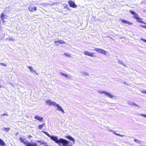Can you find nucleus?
<instances>
[{"mask_svg": "<svg viewBox=\"0 0 146 146\" xmlns=\"http://www.w3.org/2000/svg\"><path fill=\"white\" fill-rule=\"evenodd\" d=\"M42 132L46 134L48 136L50 137L51 139L54 141L55 143L58 144L60 146H69V141L62 138L58 139L57 137L56 136H51L49 134L44 131Z\"/></svg>", "mask_w": 146, "mask_h": 146, "instance_id": "obj_1", "label": "nucleus"}, {"mask_svg": "<svg viewBox=\"0 0 146 146\" xmlns=\"http://www.w3.org/2000/svg\"><path fill=\"white\" fill-rule=\"evenodd\" d=\"M45 103L46 104L50 106H53L54 108H57L56 110L61 111L63 113H65V112L62 108L60 105L56 104V102H52L51 100H46Z\"/></svg>", "mask_w": 146, "mask_h": 146, "instance_id": "obj_2", "label": "nucleus"}, {"mask_svg": "<svg viewBox=\"0 0 146 146\" xmlns=\"http://www.w3.org/2000/svg\"><path fill=\"white\" fill-rule=\"evenodd\" d=\"M98 92L99 93L104 94L105 96H107L110 98L112 99H114L115 98L114 96H113V95H111V93L109 92L104 91H102L101 90H99L98 91Z\"/></svg>", "mask_w": 146, "mask_h": 146, "instance_id": "obj_3", "label": "nucleus"}, {"mask_svg": "<svg viewBox=\"0 0 146 146\" xmlns=\"http://www.w3.org/2000/svg\"><path fill=\"white\" fill-rule=\"evenodd\" d=\"M68 3L70 6L71 7L75 8L77 7V5L75 4L74 2L70 0L68 1Z\"/></svg>", "mask_w": 146, "mask_h": 146, "instance_id": "obj_4", "label": "nucleus"}, {"mask_svg": "<svg viewBox=\"0 0 146 146\" xmlns=\"http://www.w3.org/2000/svg\"><path fill=\"white\" fill-rule=\"evenodd\" d=\"M19 139L21 142L25 145L26 146L27 143L29 142L28 141L26 140L25 139L24 137H20Z\"/></svg>", "mask_w": 146, "mask_h": 146, "instance_id": "obj_5", "label": "nucleus"}, {"mask_svg": "<svg viewBox=\"0 0 146 146\" xmlns=\"http://www.w3.org/2000/svg\"><path fill=\"white\" fill-rule=\"evenodd\" d=\"M129 12L131 13L133 15V17L134 18L136 19H138V18L139 17V16L138 15V14L135 13V12L132 11L131 10H129Z\"/></svg>", "mask_w": 146, "mask_h": 146, "instance_id": "obj_6", "label": "nucleus"}, {"mask_svg": "<svg viewBox=\"0 0 146 146\" xmlns=\"http://www.w3.org/2000/svg\"><path fill=\"white\" fill-rule=\"evenodd\" d=\"M84 54L85 55H87L91 56L92 57H94V53L93 52H88L87 51H85L84 52Z\"/></svg>", "mask_w": 146, "mask_h": 146, "instance_id": "obj_7", "label": "nucleus"}, {"mask_svg": "<svg viewBox=\"0 0 146 146\" xmlns=\"http://www.w3.org/2000/svg\"><path fill=\"white\" fill-rule=\"evenodd\" d=\"M28 9L30 11L33 12L34 11H36L37 10V8L36 7H33L30 6L28 7Z\"/></svg>", "mask_w": 146, "mask_h": 146, "instance_id": "obj_8", "label": "nucleus"}, {"mask_svg": "<svg viewBox=\"0 0 146 146\" xmlns=\"http://www.w3.org/2000/svg\"><path fill=\"white\" fill-rule=\"evenodd\" d=\"M60 74L62 76H65L66 78H68V79H71L72 78L71 76L70 75L66 74L62 72H60Z\"/></svg>", "mask_w": 146, "mask_h": 146, "instance_id": "obj_9", "label": "nucleus"}, {"mask_svg": "<svg viewBox=\"0 0 146 146\" xmlns=\"http://www.w3.org/2000/svg\"><path fill=\"white\" fill-rule=\"evenodd\" d=\"M54 42L55 43V44L56 46H58L59 45V44H57V43H59L60 44H66V42L62 40H60L58 41H54Z\"/></svg>", "mask_w": 146, "mask_h": 146, "instance_id": "obj_10", "label": "nucleus"}, {"mask_svg": "<svg viewBox=\"0 0 146 146\" xmlns=\"http://www.w3.org/2000/svg\"><path fill=\"white\" fill-rule=\"evenodd\" d=\"M26 146H38L36 143H31L29 141L27 143Z\"/></svg>", "mask_w": 146, "mask_h": 146, "instance_id": "obj_11", "label": "nucleus"}, {"mask_svg": "<svg viewBox=\"0 0 146 146\" xmlns=\"http://www.w3.org/2000/svg\"><path fill=\"white\" fill-rule=\"evenodd\" d=\"M121 21L123 23L127 24L128 25H131L133 24V23H132L129 22V21H127L125 20L122 19L121 20Z\"/></svg>", "mask_w": 146, "mask_h": 146, "instance_id": "obj_12", "label": "nucleus"}, {"mask_svg": "<svg viewBox=\"0 0 146 146\" xmlns=\"http://www.w3.org/2000/svg\"><path fill=\"white\" fill-rule=\"evenodd\" d=\"M35 119L38 120L40 121H42L43 120V117H41L40 116H39L38 115H36V116H35Z\"/></svg>", "mask_w": 146, "mask_h": 146, "instance_id": "obj_13", "label": "nucleus"}, {"mask_svg": "<svg viewBox=\"0 0 146 146\" xmlns=\"http://www.w3.org/2000/svg\"><path fill=\"white\" fill-rule=\"evenodd\" d=\"M27 68H28L29 69L30 72H32V73H33L34 72H35V70H34L33 68L32 67L30 66H27Z\"/></svg>", "mask_w": 146, "mask_h": 146, "instance_id": "obj_14", "label": "nucleus"}, {"mask_svg": "<svg viewBox=\"0 0 146 146\" xmlns=\"http://www.w3.org/2000/svg\"><path fill=\"white\" fill-rule=\"evenodd\" d=\"M137 20L138 22L145 24H146V23H145L144 22L142 21V19L139 18V17L138 18V19H137Z\"/></svg>", "mask_w": 146, "mask_h": 146, "instance_id": "obj_15", "label": "nucleus"}, {"mask_svg": "<svg viewBox=\"0 0 146 146\" xmlns=\"http://www.w3.org/2000/svg\"><path fill=\"white\" fill-rule=\"evenodd\" d=\"M95 50L98 52L100 53H102V50L100 48H96L95 49Z\"/></svg>", "mask_w": 146, "mask_h": 146, "instance_id": "obj_16", "label": "nucleus"}, {"mask_svg": "<svg viewBox=\"0 0 146 146\" xmlns=\"http://www.w3.org/2000/svg\"><path fill=\"white\" fill-rule=\"evenodd\" d=\"M67 138L70 139V140L72 141L74 143L75 142V141L74 139L70 136H68L66 137Z\"/></svg>", "mask_w": 146, "mask_h": 146, "instance_id": "obj_17", "label": "nucleus"}, {"mask_svg": "<svg viewBox=\"0 0 146 146\" xmlns=\"http://www.w3.org/2000/svg\"><path fill=\"white\" fill-rule=\"evenodd\" d=\"M81 74L83 76H89V74L88 73L84 72H81Z\"/></svg>", "mask_w": 146, "mask_h": 146, "instance_id": "obj_18", "label": "nucleus"}, {"mask_svg": "<svg viewBox=\"0 0 146 146\" xmlns=\"http://www.w3.org/2000/svg\"><path fill=\"white\" fill-rule=\"evenodd\" d=\"M3 131H5L6 132H8L10 130V128L9 127L8 128H4L3 129H2Z\"/></svg>", "mask_w": 146, "mask_h": 146, "instance_id": "obj_19", "label": "nucleus"}, {"mask_svg": "<svg viewBox=\"0 0 146 146\" xmlns=\"http://www.w3.org/2000/svg\"><path fill=\"white\" fill-rule=\"evenodd\" d=\"M45 124V123H44L42 124L39 125L38 126V128L40 129H41L42 127H43V126H44Z\"/></svg>", "mask_w": 146, "mask_h": 146, "instance_id": "obj_20", "label": "nucleus"}, {"mask_svg": "<svg viewBox=\"0 0 146 146\" xmlns=\"http://www.w3.org/2000/svg\"><path fill=\"white\" fill-rule=\"evenodd\" d=\"M0 145L1 146H4L5 145V143L1 139H0Z\"/></svg>", "mask_w": 146, "mask_h": 146, "instance_id": "obj_21", "label": "nucleus"}, {"mask_svg": "<svg viewBox=\"0 0 146 146\" xmlns=\"http://www.w3.org/2000/svg\"><path fill=\"white\" fill-rule=\"evenodd\" d=\"M118 62L119 64H120L123 65L125 66V65L124 64L123 62L121 60H119Z\"/></svg>", "mask_w": 146, "mask_h": 146, "instance_id": "obj_22", "label": "nucleus"}, {"mask_svg": "<svg viewBox=\"0 0 146 146\" xmlns=\"http://www.w3.org/2000/svg\"><path fill=\"white\" fill-rule=\"evenodd\" d=\"M5 16V15L3 13H2L1 16V17L2 20H3L4 16Z\"/></svg>", "mask_w": 146, "mask_h": 146, "instance_id": "obj_23", "label": "nucleus"}, {"mask_svg": "<svg viewBox=\"0 0 146 146\" xmlns=\"http://www.w3.org/2000/svg\"><path fill=\"white\" fill-rule=\"evenodd\" d=\"M64 55L65 56L67 57H71V56L70 54H68V53H64Z\"/></svg>", "mask_w": 146, "mask_h": 146, "instance_id": "obj_24", "label": "nucleus"}, {"mask_svg": "<svg viewBox=\"0 0 146 146\" xmlns=\"http://www.w3.org/2000/svg\"><path fill=\"white\" fill-rule=\"evenodd\" d=\"M134 103L132 101H129L128 102V104H129L130 105L133 106Z\"/></svg>", "mask_w": 146, "mask_h": 146, "instance_id": "obj_25", "label": "nucleus"}, {"mask_svg": "<svg viewBox=\"0 0 146 146\" xmlns=\"http://www.w3.org/2000/svg\"><path fill=\"white\" fill-rule=\"evenodd\" d=\"M107 53V52L105 50H102V54H104V55H106Z\"/></svg>", "mask_w": 146, "mask_h": 146, "instance_id": "obj_26", "label": "nucleus"}, {"mask_svg": "<svg viewBox=\"0 0 146 146\" xmlns=\"http://www.w3.org/2000/svg\"><path fill=\"white\" fill-rule=\"evenodd\" d=\"M136 106L137 107L139 108H140V107L138 105L134 103L133 104V106Z\"/></svg>", "mask_w": 146, "mask_h": 146, "instance_id": "obj_27", "label": "nucleus"}, {"mask_svg": "<svg viewBox=\"0 0 146 146\" xmlns=\"http://www.w3.org/2000/svg\"><path fill=\"white\" fill-rule=\"evenodd\" d=\"M0 64L5 66H7V64H6L0 62Z\"/></svg>", "mask_w": 146, "mask_h": 146, "instance_id": "obj_28", "label": "nucleus"}, {"mask_svg": "<svg viewBox=\"0 0 146 146\" xmlns=\"http://www.w3.org/2000/svg\"><path fill=\"white\" fill-rule=\"evenodd\" d=\"M139 115L143 116L145 117H146V114H139Z\"/></svg>", "mask_w": 146, "mask_h": 146, "instance_id": "obj_29", "label": "nucleus"}, {"mask_svg": "<svg viewBox=\"0 0 146 146\" xmlns=\"http://www.w3.org/2000/svg\"><path fill=\"white\" fill-rule=\"evenodd\" d=\"M140 39L141 40H142V41L146 42V39H143V38H141Z\"/></svg>", "mask_w": 146, "mask_h": 146, "instance_id": "obj_30", "label": "nucleus"}, {"mask_svg": "<svg viewBox=\"0 0 146 146\" xmlns=\"http://www.w3.org/2000/svg\"><path fill=\"white\" fill-rule=\"evenodd\" d=\"M7 39L9 41H13L14 40V39H12L11 38H7Z\"/></svg>", "mask_w": 146, "mask_h": 146, "instance_id": "obj_31", "label": "nucleus"}, {"mask_svg": "<svg viewBox=\"0 0 146 146\" xmlns=\"http://www.w3.org/2000/svg\"><path fill=\"white\" fill-rule=\"evenodd\" d=\"M134 141H135V142H138L139 143H140L138 139H135Z\"/></svg>", "mask_w": 146, "mask_h": 146, "instance_id": "obj_32", "label": "nucleus"}, {"mask_svg": "<svg viewBox=\"0 0 146 146\" xmlns=\"http://www.w3.org/2000/svg\"><path fill=\"white\" fill-rule=\"evenodd\" d=\"M141 92L142 93H144L146 94V91H141Z\"/></svg>", "mask_w": 146, "mask_h": 146, "instance_id": "obj_33", "label": "nucleus"}, {"mask_svg": "<svg viewBox=\"0 0 146 146\" xmlns=\"http://www.w3.org/2000/svg\"><path fill=\"white\" fill-rule=\"evenodd\" d=\"M141 26L142 27L145 28V27H146V26H144V25H141Z\"/></svg>", "mask_w": 146, "mask_h": 146, "instance_id": "obj_34", "label": "nucleus"}, {"mask_svg": "<svg viewBox=\"0 0 146 146\" xmlns=\"http://www.w3.org/2000/svg\"><path fill=\"white\" fill-rule=\"evenodd\" d=\"M3 115H7V116H8V115L7 114H3L1 115V116H2Z\"/></svg>", "mask_w": 146, "mask_h": 146, "instance_id": "obj_35", "label": "nucleus"}, {"mask_svg": "<svg viewBox=\"0 0 146 146\" xmlns=\"http://www.w3.org/2000/svg\"><path fill=\"white\" fill-rule=\"evenodd\" d=\"M114 134H115L116 135H118V136H119V134L118 133H114Z\"/></svg>", "mask_w": 146, "mask_h": 146, "instance_id": "obj_36", "label": "nucleus"}, {"mask_svg": "<svg viewBox=\"0 0 146 146\" xmlns=\"http://www.w3.org/2000/svg\"><path fill=\"white\" fill-rule=\"evenodd\" d=\"M119 136H120V137H123L124 136V135H121L120 134H119Z\"/></svg>", "mask_w": 146, "mask_h": 146, "instance_id": "obj_37", "label": "nucleus"}, {"mask_svg": "<svg viewBox=\"0 0 146 146\" xmlns=\"http://www.w3.org/2000/svg\"><path fill=\"white\" fill-rule=\"evenodd\" d=\"M123 83L124 84H126V85H128L127 84V82H124Z\"/></svg>", "mask_w": 146, "mask_h": 146, "instance_id": "obj_38", "label": "nucleus"}, {"mask_svg": "<svg viewBox=\"0 0 146 146\" xmlns=\"http://www.w3.org/2000/svg\"><path fill=\"white\" fill-rule=\"evenodd\" d=\"M35 72V73L36 74V75H38V73H37L36 72V71H35V72Z\"/></svg>", "mask_w": 146, "mask_h": 146, "instance_id": "obj_39", "label": "nucleus"}, {"mask_svg": "<svg viewBox=\"0 0 146 146\" xmlns=\"http://www.w3.org/2000/svg\"><path fill=\"white\" fill-rule=\"evenodd\" d=\"M10 84V85H12V86H13V85L11 83H9Z\"/></svg>", "mask_w": 146, "mask_h": 146, "instance_id": "obj_40", "label": "nucleus"}, {"mask_svg": "<svg viewBox=\"0 0 146 146\" xmlns=\"http://www.w3.org/2000/svg\"><path fill=\"white\" fill-rule=\"evenodd\" d=\"M112 132H113V133H115V131H112Z\"/></svg>", "mask_w": 146, "mask_h": 146, "instance_id": "obj_41", "label": "nucleus"}, {"mask_svg": "<svg viewBox=\"0 0 146 146\" xmlns=\"http://www.w3.org/2000/svg\"><path fill=\"white\" fill-rule=\"evenodd\" d=\"M109 131H112H112L111 130H109Z\"/></svg>", "mask_w": 146, "mask_h": 146, "instance_id": "obj_42", "label": "nucleus"}, {"mask_svg": "<svg viewBox=\"0 0 146 146\" xmlns=\"http://www.w3.org/2000/svg\"><path fill=\"white\" fill-rule=\"evenodd\" d=\"M1 87V85H0V88Z\"/></svg>", "mask_w": 146, "mask_h": 146, "instance_id": "obj_43", "label": "nucleus"}, {"mask_svg": "<svg viewBox=\"0 0 146 146\" xmlns=\"http://www.w3.org/2000/svg\"><path fill=\"white\" fill-rule=\"evenodd\" d=\"M3 22H4V20H3Z\"/></svg>", "mask_w": 146, "mask_h": 146, "instance_id": "obj_44", "label": "nucleus"}, {"mask_svg": "<svg viewBox=\"0 0 146 146\" xmlns=\"http://www.w3.org/2000/svg\"><path fill=\"white\" fill-rule=\"evenodd\" d=\"M107 36L108 37H110V36Z\"/></svg>", "mask_w": 146, "mask_h": 146, "instance_id": "obj_45", "label": "nucleus"}, {"mask_svg": "<svg viewBox=\"0 0 146 146\" xmlns=\"http://www.w3.org/2000/svg\"><path fill=\"white\" fill-rule=\"evenodd\" d=\"M59 43H57V44H59Z\"/></svg>", "mask_w": 146, "mask_h": 146, "instance_id": "obj_46", "label": "nucleus"}]
</instances>
